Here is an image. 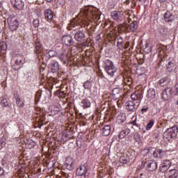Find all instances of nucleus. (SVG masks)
Wrapping results in <instances>:
<instances>
[{
  "instance_id": "1",
  "label": "nucleus",
  "mask_w": 178,
  "mask_h": 178,
  "mask_svg": "<svg viewBox=\"0 0 178 178\" xmlns=\"http://www.w3.org/2000/svg\"><path fill=\"white\" fill-rule=\"evenodd\" d=\"M83 27H86L84 23H82L81 21H77L76 19H74L68 24L67 29L68 30H72L74 40L78 41V42H84L86 41V33L83 31Z\"/></svg>"
},
{
  "instance_id": "2",
  "label": "nucleus",
  "mask_w": 178,
  "mask_h": 178,
  "mask_svg": "<svg viewBox=\"0 0 178 178\" xmlns=\"http://www.w3.org/2000/svg\"><path fill=\"white\" fill-rule=\"evenodd\" d=\"M178 133V127L175 125L172 127L168 128L163 134V138L168 141H170L172 138H175L177 136Z\"/></svg>"
},
{
  "instance_id": "3",
  "label": "nucleus",
  "mask_w": 178,
  "mask_h": 178,
  "mask_svg": "<svg viewBox=\"0 0 178 178\" xmlns=\"http://www.w3.org/2000/svg\"><path fill=\"white\" fill-rule=\"evenodd\" d=\"M8 27L11 31H15L19 27V19L15 15H10L7 19Z\"/></svg>"
},
{
  "instance_id": "4",
  "label": "nucleus",
  "mask_w": 178,
  "mask_h": 178,
  "mask_svg": "<svg viewBox=\"0 0 178 178\" xmlns=\"http://www.w3.org/2000/svg\"><path fill=\"white\" fill-rule=\"evenodd\" d=\"M166 67L168 72L170 73H177V63L175 58H168L166 61Z\"/></svg>"
},
{
  "instance_id": "5",
  "label": "nucleus",
  "mask_w": 178,
  "mask_h": 178,
  "mask_svg": "<svg viewBox=\"0 0 178 178\" xmlns=\"http://www.w3.org/2000/svg\"><path fill=\"white\" fill-rule=\"evenodd\" d=\"M105 71L108 76L113 77L115 73L118 71V68L113 65V62L110 60H107V64L105 66Z\"/></svg>"
},
{
  "instance_id": "6",
  "label": "nucleus",
  "mask_w": 178,
  "mask_h": 178,
  "mask_svg": "<svg viewBox=\"0 0 178 178\" xmlns=\"http://www.w3.org/2000/svg\"><path fill=\"white\" fill-rule=\"evenodd\" d=\"M142 165L146 166V168L149 172H155L156 169H158V163L155 162V161L153 160H149L144 163V161L142 162Z\"/></svg>"
},
{
  "instance_id": "7",
  "label": "nucleus",
  "mask_w": 178,
  "mask_h": 178,
  "mask_svg": "<svg viewBox=\"0 0 178 178\" xmlns=\"http://www.w3.org/2000/svg\"><path fill=\"white\" fill-rule=\"evenodd\" d=\"M63 43H64L65 45L67 47H72V45H74V40H73V37L70 35H65L62 38Z\"/></svg>"
},
{
  "instance_id": "8",
  "label": "nucleus",
  "mask_w": 178,
  "mask_h": 178,
  "mask_svg": "<svg viewBox=\"0 0 178 178\" xmlns=\"http://www.w3.org/2000/svg\"><path fill=\"white\" fill-rule=\"evenodd\" d=\"M170 166H172V162H170V160H164L160 165L159 170L162 173H165Z\"/></svg>"
},
{
  "instance_id": "9",
  "label": "nucleus",
  "mask_w": 178,
  "mask_h": 178,
  "mask_svg": "<svg viewBox=\"0 0 178 178\" xmlns=\"http://www.w3.org/2000/svg\"><path fill=\"white\" fill-rule=\"evenodd\" d=\"M138 108V106H137V104L135 102L128 101L126 102V109L128 112H136Z\"/></svg>"
},
{
  "instance_id": "10",
  "label": "nucleus",
  "mask_w": 178,
  "mask_h": 178,
  "mask_svg": "<svg viewBox=\"0 0 178 178\" xmlns=\"http://www.w3.org/2000/svg\"><path fill=\"white\" fill-rule=\"evenodd\" d=\"M76 176H84V177H87V176H88L87 167H86V165H81L76 169Z\"/></svg>"
},
{
  "instance_id": "11",
  "label": "nucleus",
  "mask_w": 178,
  "mask_h": 178,
  "mask_svg": "<svg viewBox=\"0 0 178 178\" xmlns=\"http://www.w3.org/2000/svg\"><path fill=\"white\" fill-rule=\"evenodd\" d=\"M153 156L154 158H163V156H166V149L161 148L154 149Z\"/></svg>"
},
{
  "instance_id": "12",
  "label": "nucleus",
  "mask_w": 178,
  "mask_h": 178,
  "mask_svg": "<svg viewBox=\"0 0 178 178\" xmlns=\"http://www.w3.org/2000/svg\"><path fill=\"white\" fill-rule=\"evenodd\" d=\"M12 5H13L14 8L18 9V10H23L24 8V2L22 0H11Z\"/></svg>"
},
{
  "instance_id": "13",
  "label": "nucleus",
  "mask_w": 178,
  "mask_h": 178,
  "mask_svg": "<svg viewBox=\"0 0 178 178\" xmlns=\"http://www.w3.org/2000/svg\"><path fill=\"white\" fill-rule=\"evenodd\" d=\"M176 17L175 15L172 14V13L167 11L164 14V20L166 23H172V22H175Z\"/></svg>"
},
{
  "instance_id": "14",
  "label": "nucleus",
  "mask_w": 178,
  "mask_h": 178,
  "mask_svg": "<svg viewBox=\"0 0 178 178\" xmlns=\"http://www.w3.org/2000/svg\"><path fill=\"white\" fill-rule=\"evenodd\" d=\"M164 91H165L170 97H173V95H178V83L175 86V90L172 88H166Z\"/></svg>"
},
{
  "instance_id": "15",
  "label": "nucleus",
  "mask_w": 178,
  "mask_h": 178,
  "mask_svg": "<svg viewBox=\"0 0 178 178\" xmlns=\"http://www.w3.org/2000/svg\"><path fill=\"white\" fill-rule=\"evenodd\" d=\"M114 84H115L117 87H124V76H117L114 81Z\"/></svg>"
},
{
  "instance_id": "16",
  "label": "nucleus",
  "mask_w": 178,
  "mask_h": 178,
  "mask_svg": "<svg viewBox=\"0 0 178 178\" xmlns=\"http://www.w3.org/2000/svg\"><path fill=\"white\" fill-rule=\"evenodd\" d=\"M112 95L115 99H118L122 97V90L120 88H115L112 91Z\"/></svg>"
},
{
  "instance_id": "17",
  "label": "nucleus",
  "mask_w": 178,
  "mask_h": 178,
  "mask_svg": "<svg viewBox=\"0 0 178 178\" xmlns=\"http://www.w3.org/2000/svg\"><path fill=\"white\" fill-rule=\"evenodd\" d=\"M111 17L113 19V20L118 22V20H120L123 17V15L120 12L113 11L111 13Z\"/></svg>"
},
{
  "instance_id": "18",
  "label": "nucleus",
  "mask_w": 178,
  "mask_h": 178,
  "mask_svg": "<svg viewBox=\"0 0 178 178\" xmlns=\"http://www.w3.org/2000/svg\"><path fill=\"white\" fill-rule=\"evenodd\" d=\"M130 132H131L130 129H125L122 130L118 134V138H120V140L124 138V137L130 134Z\"/></svg>"
},
{
  "instance_id": "19",
  "label": "nucleus",
  "mask_w": 178,
  "mask_h": 178,
  "mask_svg": "<svg viewBox=\"0 0 178 178\" xmlns=\"http://www.w3.org/2000/svg\"><path fill=\"white\" fill-rule=\"evenodd\" d=\"M159 84H160L161 87H165L168 86V84H170V79L169 77L161 78L159 81Z\"/></svg>"
},
{
  "instance_id": "20",
  "label": "nucleus",
  "mask_w": 178,
  "mask_h": 178,
  "mask_svg": "<svg viewBox=\"0 0 178 178\" xmlns=\"http://www.w3.org/2000/svg\"><path fill=\"white\" fill-rule=\"evenodd\" d=\"M156 95V93L155 92V89L150 88L147 91V98L148 99H154Z\"/></svg>"
},
{
  "instance_id": "21",
  "label": "nucleus",
  "mask_w": 178,
  "mask_h": 178,
  "mask_svg": "<svg viewBox=\"0 0 178 178\" xmlns=\"http://www.w3.org/2000/svg\"><path fill=\"white\" fill-rule=\"evenodd\" d=\"M44 17L47 20H52L54 19V12L50 9H46L44 10Z\"/></svg>"
},
{
  "instance_id": "22",
  "label": "nucleus",
  "mask_w": 178,
  "mask_h": 178,
  "mask_svg": "<svg viewBox=\"0 0 178 178\" xmlns=\"http://www.w3.org/2000/svg\"><path fill=\"white\" fill-rule=\"evenodd\" d=\"M23 59H24L23 56L17 54L16 56L14 66H20V65L23 63Z\"/></svg>"
},
{
  "instance_id": "23",
  "label": "nucleus",
  "mask_w": 178,
  "mask_h": 178,
  "mask_svg": "<svg viewBox=\"0 0 178 178\" xmlns=\"http://www.w3.org/2000/svg\"><path fill=\"white\" fill-rule=\"evenodd\" d=\"M168 178H178V170L177 169H172L168 171Z\"/></svg>"
},
{
  "instance_id": "24",
  "label": "nucleus",
  "mask_w": 178,
  "mask_h": 178,
  "mask_svg": "<svg viewBox=\"0 0 178 178\" xmlns=\"http://www.w3.org/2000/svg\"><path fill=\"white\" fill-rule=\"evenodd\" d=\"M102 134L104 136H109L111 134V126L105 125L102 129Z\"/></svg>"
},
{
  "instance_id": "25",
  "label": "nucleus",
  "mask_w": 178,
  "mask_h": 178,
  "mask_svg": "<svg viewBox=\"0 0 178 178\" xmlns=\"http://www.w3.org/2000/svg\"><path fill=\"white\" fill-rule=\"evenodd\" d=\"M59 70V63L58 61H53L51 63L52 73H56Z\"/></svg>"
},
{
  "instance_id": "26",
  "label": "nucleus",
  "mask_w": 178,
  "mask_h": 178,
  "mask_svg": "<svg viewBox=\"0 0 178 178\" xmlns=\"http://www.w3.org/2000/svg\"><path fill=\"white\" fill-rule=\"evenodd\" d=\"M117 122L118 123H124V122H126V114L120 113L117 116Z\"/></svg>"
},
{
  "instance_id": "27",
  "label": "nucleus",
  "mask_w": 178,
  "mask_h": 178,
  "mask_svg": "<svg viewBox=\"0 0 178 178\" xmlns=\"http://www.w3.org/2000/svg\"><path fill=\"white\" fill-rule=\"evenodd\" d=\"M131 99H132V102L137 104V106H140V99H138V95L136 92H134L131 95Z\"/></svg>"
},
{
  "instance_id": "28",
  "label": "nucleus",
  "mask_w": 178,
  "mask_h": 178,
  "mask_svg": "<svg viewBox=\"0 0 178 178\" xmlns=\"http://www.w3.org/2000/svg\"><path fill=\"white\" fill-rule=\"evenodd\" d=\"M70 161H71V163H69L68 160L66 161L65 163V169H67V170H73L74 169L73 166V159H70Z\"/></svg>"
},
{
  "instance_id": "29",
  "label": "nucleus",
  "mask_w": 178,
  "mask_h": 178,
  "mask_svg": "<svg viewBox=\"0 0 178 178\" xmlns=\"http://www.w3.org/2000/svg\"><path fill=\"white\" fill-rule=\"evenodd\" d=\"M134 140L136 141V143H138V145H141L143 144V140H141V135L138 133L134 134Z\"/></svg>"
},
{
  "instance_id": "30",
  "label": "nucleus",
  "mask_w": 178,
  "mask_h": 178,
  "mask_svg": "<svg viewBox=\"0 0 178 178\" xmlns=\"http://www.w3.org/2000/svg\"><path fill=\"white\" fill-rule=\"evenodd\" d=\"M35 48L36 50V54H40L42 49V45L41 44V42H40L39 40H37L35 43Z\"/></svg>"
},
{
  "instance_id": "31",
  "label": "nucleus",
  "mask_w": 178,
  "mask_h": 178,
  "mask_svg": "<svg viewBox=\"0 0 178 178\" xmlns=\"http://www.w3.org/2000/svg\"><path fill=\"white\" fill-rule=\"evenodd\" d=\"M81 105H82L83 108L84 109H86V108H90V106H91V103L90 102L88 99H84L81 102Z\"/></svg>"
},
{
  "instance_id": "32",
  "label": "nucleus",
  "mask_w": 178,
  "mask_h": 178,
  "mask_svg": "<svg viewBox=\"0 0 178 178\" xmlns=\"http://www.w3.org/2000/svg\"><path fill=\"white\" fill-rule=\"evenodd\" d=\"M129 29H130V31H132V33H134V31H136V30L138 29V25L137 24V22H131L129 24Z\"/></svg>"
},
{
  "instance_id": "33",
  "label": "nucleus",
  "mask_w": 178,
  "mask_h": 178,
  "mask_svg": "<svg viewBox=\"0 0 178 178\" xmlns=\"http://www.w3.org/2000/svg\"><path fill=\"white\" fill-rule=\"evenodd\" d=\"M133 84V79L129 76L127 78L124 77V86H131Z\"/></svg>"
},
{
  "instance_id": "34",
  "label": "nucleus",
  "mask_w": 178,
  "mask_h": 178,
  "mask_svg": "<svg viewBox=\"0 0 178 178\" xmlns=\"http://www.w3.org/2000/svg\"><path fill=\"white\" fill-rule=\"evenodd\" d=\"M58 58L61 62H63L64 65H66L67 62V56L65 54H61Z\"/></svg>"
},
{
  "instance_id": "35",
  "label": "nucleus",
  "mask_w": 178,
  "mask_h": 178,
  "mask_svg": "<svg viewBox=\"0 0 178 178\" xmlns=\"http://www.w3.org/2000/svg\"><path fill=\"white\" fill-rule=\"evenodd\" d=\"M129 124H133L135 127H140V124L137 122V117H133Z\"/></svg>"
},
{
  "instance_id": "36",
  "label": "nucleus",
  "mask_w": 178,
  "mask_h": 178,
  "mask_svg": "<svg viewBox=\"0 0 178 178\" xmlns=\"http://www.w3.org/2000/svg\"><path fill=\"white\" fill-rule=\"evenodd\" d=\"M9 101L6 99L5 97H1V105H2L4 107L9 106Z\"/></svg>"
},
{
  "instance_id": "37",
  "label": "nucleus",
  "mask_w": 178,
  "mask_h": 178,
  "mask_svg": "<svg viewBox=\"0 0 178 178\" xmlns=\"http://www.w3.org/2000/svg\"><path fill=\"white\" fill-rule=\"evenodd\" d=\"M16 104H17V106H19V108H23L24 106V102H22L20 97H17Z\"/></svg>"
},
{
  "instance_id": "38",
  "label": "nucleus",
  "mask_w": 178,
  "mask_h": 178,
  "mask_svg": "<svg viewBox=\"0 0 178 178\" xmlns=\"http://www.w3.org/2000/svg\"><path fill=\"white\" fill-rule=\"evenodd\" d=\"M162 98L164 101H168V99H170V97L168 95V93L165 92V90H164L162 92Z\"/></svg>"
},
{
  "instance_id": "39",
  "label": "nucleus",
  "mask_w": 178,
  "mask_h": 178,
  "mask_svg": "<svg viewBox=\"0 0 178 178\" xmlns=\"http://www.w3.org/2000/svg\"><path fill=\"white\" fill-rule=\"evenodd\" d=\"M144 52H146V54H149V52H151L152 49L151 47L148 45V43H146L145 44V47L143 48Z\"/></svg>"
},
{
  "instance_id": "40",
  "label": "nucleus",
  "mask_w": 178,
  "mask_h": 178,
  "mask_svg": "<svg viewBox=\"0 0 178 178\" xmlns=\"http://www.w3.org/2000/svg\"><path fill=\"white\" fill-rule=\"evenodd\" d=\"M48 55L49 58H54V56H56V55H58V53L54 50H49L48 51Z\"/></svg>"
},
{
  "instance_id": "41",
  "label": "nucleus",
  "mask_w": 178,
  "mask_h": 178,
  "mask_svg": "<svg viewBox=\"0 0 178 178\" xmlns=\"http://www.w3.org/2000/svg\"><path fill=\"white\" fill-rule=\"evenodd\" d=\"M83 87L86 90H90L91 88V83L89 81H86L83 83Z\"/></svg>"
},
{
  "instance_id": "42",
  "label": "nucleus",
  "mask_w": 178,
  "mask_h": 178,
  "mask_svg": "<svg viewBox=\"0 0 178 178\" xmlns=\"http://www.w3.org/2000/svg\"><path fill=\"white\" fill-rule=\"evenodd\" d=\"M120 162L121 163H127V162H129V159L126 158L124 156H122L121 157H120Z\"/></svg>"
},
{
  "instance_id": "43",
  "label": "nucleus",
  "mask_w": 178,
  "mask_h": 178,
  "mask_svg": "<svg viewBox=\"0 0 178 178\" xmlns=\"http://www.w3.org/2000/svg\"><path fill=\"white\" fill-rule=\"evenodd\" d=\"M154 120H150L146 127V129L150 130V129H152V127L154 126Z\"/></svg>"
},
{
  "instance_id": "44",
  "label": "nucleus",
  "mask_w": 178,
  "mask_h": 178,
  "mask_svg": "<svg viewBox=\"0 0 178 178\" xmlns=\"http://www.w3.org/2000/svg\"><path fill=\"white\" fill-rule=\"evenodd\" d=\"M33 27H38L40 26V19H35L33 21Z\"/></svg>"
},
{
  "instance_id": "45",
  "label": "nucleus",
  "mask_w": 178,
  "mask_h": 178,
  "mask_svg": "<svg viewBox=\"0 0 178 178\" xmlns=\"http://www.w3.org/2000/svg\"><path fill=\"white\" fill-rule=\"evenodd\" d=\"M123 44L124 43L121 42H117L118 49H119L120 51H122V49H123Z\"/></svg>"
},
{
  "instance_id": "46",
  "label": "nucleus",
  "mask_w": 178,
  "mask_h": 178,
  "mask_svg": "<svg viewBox=\"0 0 178 178\" xmlns=\"http://www.w3.org/2000/svg\"><path fill=\"white\" fill-rule=\"evenodd\" d=\"M40 98H41V92H38L35 95V101L36 102H40Z\"/></svg>"
},
{
  "instance_id": "47",
  "label": "nucleus",
  "mask_w": 178,
  "mask_h": 178,
  "mask_svg": "<svg viewBox=\"0 0 178 178\" xmlns=\"http://www.w3.org/2000/svg\"><path fill=\"white\" fill-rule=\"evenodd\" d=\"M154 149V147H149L148 148H145L143 149V152H145V154H149L150 151H152Z\"/></svg>"
},
{
  "instance_id": "48",
  "label": "nucleus",
  "mask_w": 178,
  "mask_h": 178,
  "mask_svg": "<svg viewBox=\"0 0 178 178\" xmlns=\"http://www.w3.org/2000/svg\"><path fill=\"white\" fill-rule=\"evenodd\" d=\"M117 40H118L117 42H124V40H123V38L122 36H118Z\"/></svg>"
},
{
  "instance_id": "49",
  "label": "nucleus",
  "mask_w": 178,
  "mask_h": 178,
  "mask_svg": "<svg viewBox=\"0 0 178 178\" xmlns=\"http://www.w3.org/2000/svg\"><path fill=\"white\" fill-rule=\"evenodd\" d=\"M53 111H54V112H56L58 113V112H60V109L59 108V107L54 106Z\"/></svg>"
},
{
  "instance_id": "50",
  "label": "nucleus",
  "mask_w": 178,
  "mask_h": 178,
  "mask_svg": "<svg viewBox=\"0 0 178 178\" xmlns=\"http://www.w3.org/2000/svg\"><path fill=\"white\" fill-rule=\"evenodd\" d=\"M5 175V170L0 167V176H3Z\"/></svg>"
},
{
  "instance_id": "51",
  "label": "nucleus",
  "mask_w": 178,
  "mask_h": 178,
  "mask_svg": "<svg viewBox=\"0 0 178 178\" xmlns=\"http://www.w3.org/2000/svg\"><path fill=\"white\" fill-rule=\"evenodd\" d=\"M129 46H130V42H127L124 44V49H127V48H129Z\"/></svg>"
},
{
  "instance_id": "52",
  "label": "nucleus",
  "mask_w": 178,
  "mask_h": 178,
  "mask_svg": "<svg viewBox=\"0 0 178 178\" xmlns=\"http://www.w3.org/2000/svg\"><path fill=\"white\" fill-rule=\"evenodd\" d=\"M140 111L141 112H147L148 111V106L141 108Z\"/></svg>"
},
{
  "instance_id": "53",
  "label": "nucleus",
  "mask_w": 178,
  "mask_h": 178,
  "mask_svg": "<svg viewBox=\"0 0 178 178\" xmlns=\"http://www.w3.org/2000/svg\"><path fill=\"white\" fill-rule=\"evenodd\" d=\"M167 0H160V2H166Z\"/></svg>"
},
{
  "instance_id": "54",
  "label": "nucleus",
  "mask_w": 178,
  "mask_h": 178,
  "mask_svg": "<svg viewBox=\"0 0 178 178\" xmlns=\"http://www.w3.org/2000/svg\"><path fill=\"white\" fill-rule=\"evenodd\" d=\"M46 2H52V0H45Z\"/></svg>"
},
{
  "instance_id": "55",
  "label": "nucleus",
  "mask_w": 178,
  "mask_h": 178,
  "mask_svg": "<svg viewBox=\"0 0 178 178\" xmlns=\"http://www.w3.org/2000/svg\"><path fill=\"white\" fill-rule=\"evenodd\" d=\"M161 30H162L163 33H165V28H161Z\"/></svg>"
},
{
  "instance_id": "56",
  "label": "nucleus",
  "mask_w": 178,
  "mask_h": 178,
  "mask_svg": "<svg viewBox=\"0 0 178 178\" xmlns=\"http://www.w3.org/2000/svg\"><path fill=\"white\" fill-rule=\"evenodd\" d=\"M125 29H126V30H127V29H129V26H126Z\"/></svg>"
},
{
  "instance_id": "57",
  "label": "nucleus",
  "mask_w": 178,
  "mask_h": 178,
  "mask_svg": "<svg viewBox=\"0 0 178 178\" xmlns=\"http://www.w3.org/2000/svg\"><path fill=\"white\" fill-rule=\"evenodd\" d=\"M175 105H178V100L176 102Z\"/></svg>"
},
{
  "instance_id": "58",
  "label": "nucleus",
  "mask_w": 178,
  "mask_h": 178,
  "mask_svg": "<svg viewBox=\"0 0 178 178\" xmlns=\"http://www.w3.org/2000/svg\"><path fill=\"white\" fill-rule=\"evenodd\" d=\"M48 92H50V94H51V90H48Z\"/></svg>"
},
{
  "instance_id": "59",
  "label": "nucleus",
  "mask_w": 178,
  "mask_h": 178,
  "mask_svg": "<svg viewBox=\"0 0 178 178\" xmlns=\"http://www.w3.org/2000/svg\"><path fill=\"white\" fill-rule=\"evenodd\" d=\"M1 6V2H0V6Z\"/></svg>"
}]
</instances>
